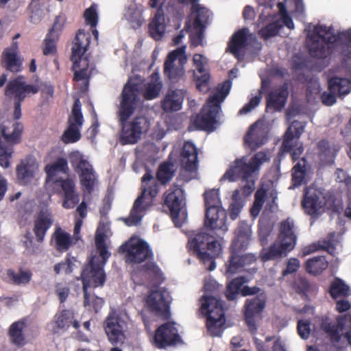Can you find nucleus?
Segmentation results:
<instances>
[{"mask_svg":"<svg viewBox=\"0 0 351 351\" xmlns=\"http://www.w3.org/2000/svg\"><path fill=\"white\" fill-rule=\"evenodd\" d=\"M145 304L149 312L164 319L169 318V306L161 291H151L145 300Z\"/></svg>","mask_w":351,"mask_h":351,"instance_id":"obj_22","label":"nucleus"},{"mask_svg":"<svg viewBox=\"0 0 351 351\" xmlns=\"http://www.w3.org/2000/svg\"><path fill=\"white\" fill-rule=\"evenodd\" d=\"M328 267V262L324 256H314L308 259L305 263L307 273L314 276L319 275Z\"/></svg>","mask_w":351,"mask_h":351,"instance_id":"obj_45","label":"nucleus"},{"mask_svg":"<svg viewBox=\"0 0 351 351\" xmlns=\"http://www.w3.org/2000/svg\"><path fill=\"white\" fill-rule=\"evenodd\" d=\"M305 127L306 123L295 120L287 128L283 135L280 152L289 153L293 162L298 160L304 152L302 144L298 141L293 143V141L294 138H300L304 132Z\"/></svg>","mask_w":351,"mask_h":351,"instance_id":"obj_14","label":"nucleus"},{"mask_svg":"<svg viewBox=\"0 0 351 351\" xmlns=\"http://www.w3.org/2000/svg\"><path fill=\"white\" fill-rule=\"evenodd\" d=\"M204 196L205 207L206 210H207L208 216L213 212L217 213L216 211L217 208L222 207L218 190L210 189L209 191H206L204 193Z\"/></svg>","mask_w":351,"mask_h":351,"instance_id":"obj_48","label":"nucleus"},{"mask_svg":"<svg viewBox=\"0 0 351 351\" xmlns=\"http://www.w3.org/2000/svg\"><path fill=\"white\" fill-rule=\"evenodd\" d=\"M138 85L129 80L124 86L121 94L118 118L121 126L120 142L122 145L135 144L149 129V121L144 116H136L132 120L130 117L137 108L139 98Z\"/></svg>","mask_w":351,"mask_h":351,"instance_id":"obj_1","label":"nucleus"},{"mask_svg":"<svg viewBox=\"0 0 351 351\" xmlns=\"http://www.w3.org/2000/svg\"><path fill=\"white\" fill-rule=\"evenodd\" d=\"M54 183L60 185L64 191L62 206L66 209L74 208L80 202V195L75 191V184L70 179H56Z\"/></svg>","mask_w":351,"mask_h":351,"instance_id":"obj_29","label":"nucleus"},{"mask_svg":"<svg viewBox=\"0 0 351 351\" xmlns=\"http://www.w3.org/2000/svg\"><path fill=\"white\" fill-rule=\"evenodd\" d=\"M346 328H350L344 334L348 342L351 346V316H341L337 318V324L328 320H324L321 324V328L329 336L331 342L339 343L341 339L342 332Z\"/></svg>","mask_w":351,"mask_h":351,"instance_id":"obj_20","label":"nucleus"},{"mask_svg":"<svg viewBox=\"0 0 351 351\" xmlns=\"http://www.w3.org/2000/svg\"><path fill=\"white\" fill-rule=\"evenodd\" d=\"M186 94L185 89H169L161 101V108L165 112H177L182 108L184 97Z\"/></svg>","mask_w":351,"mask_h":351,"instance_id":"obj_27","label":"nucleus"},{"mask_svg":"<svg viewBox=\"0 0 351 351\" xmlns=\"http://www.w3.org/2000/svg\"><path fill=\"white\" fill-rule=\"evenodd\" d=\"M66 20V17L64 15L60 14L56 16L53 24L48 33L53 36H57L59 38L60 32L64 29Z\"/></svg>","mask_w":351,"mask_h":351,"instance_id":"obj_58","label":"nucleus"},{"mask_svg":"<svg viewBox=\"0 0 351 351\" xmlns=\"http://www.w3.org/2000/svg\"><path fill=\"white\" fill-rule=\"evenodd\" d=\"M83 122L81 103L79 99H76L72 108L71 114L69 117V126L62 135L61 140L66 144L78 141L81 138L80 129Z\"/></svg>","mask_w":351,"mask_h":351,"instance_id":"obj_18","label":"nucleus"},{"mask_svg":"<svg viewBox=\"0 0 351 351\" xmlns=\"http://www.w3.org/2000/svg\"><path fill=\"white\" fill-rule=\"evenodd\" d=\"M180 341L178 331L172 322L160 325L156 329L154 337V345L160 349L176 345Z\"/></svg>","mask_w":351,"mask_h":351,"instance_id":"obj_21","label":"nucleus"},{"mask_svg":"<svg viewBox=\"0 0 351 351\" xmlns=\"http://www.w3.org/2000/svg\"><path fill=\"white\" fill-rule=\"evenodd\" d=\"M70 289L67 285L62 283L57 284L56 293L58 296L60 303H64L69 294Z\"/></svg>","mask_w":351,"mask_h":351,"instance_id":"obj_64","label":"nucleus"},{"mask_svg":"<svg viewBox=\"0 0 351 351\" xmlns=\"http://www.w3.org/2000/svg\"><path fill=\"white\" fill-rule=\"evenodd\" d=\"M36 167L34 162L27 159L22 160L16 167V173L20 184H27L34 176Z\"/></svg>","mask_w":351,"mask_h":351,"instance_id":"obj_36","label":"nucleus"},{"mask_svg":"<svg viewBox=\"0 0 351 351\" xmlns=\"http://www.w3.org/2000/svg\"><path fill=\"white\" fill-rule=\"evenodd\" d=\"M75 243L76 241L69 232L60 226L55 228L51 235V245L53 246L56 251L61 253L65 252Z\"/></svg>","mask_w":351,"mask_h":351,"instance_id":"obj_31","label":"nucleus"},{"mask_svg":"<svg viewBox=\"0 0 351 351\" xmlns=\"http://www.w3.org/2000/svg\"><path fill=\"white\" fill-rule=\"evenodd\" d=\"M262 99L261 92L260 91L258 95L253 97L248 103L244 105V106L240 109L239 114H246L251 112L253 109L257 107Z\"/></svg>","mask_w":351,"mask_h":351,"instance_id":"obj_60","label":"nucleus"},{"mask_svg":"<svg viewBox=\"0 0 351 351\" xmlns=\"http://www.w3.org/2000/svg\"><path fill=\"white\" fill-rule=\"evenodd\" d=\"M297 235L295 232V224L293 219L287 218L280 223V232L278 241L269 248H263L259 254L261 261L265 263L286 256L296 245Z\"/></svg>","mask_w":351,"mask_h":351,"instance_id":"obj_5","label":"nucleus"},{"mask_svg":"<svg viewBox=\"0 0 351 351\" xmlns=\"http://www.w3.org/2000/svg\"><path fill=\"white\" fill-rule=\"evenodd\" d=\"M193 29L195 31L190 34V42L192 46L197 47L202 44L205 29H201V27Z\"/></svg>","mask_w":351,"mask_h":351,"instance_id":"obj_62","label":"nucleus"},{"mask_svg":"<svg viewBox=\"0 0 351 351\" xmlns=\"http://www.w3.org/2000/svg\"><path fill=\"white\" fill-rule=\"evenodd\" d=\"M23 125L21 123L11 121L0 125V136L5 143L0 142V165L4 168L10 167V159L13 153V145L21 141Z\"/></svg>","mask_w":351,"mask_h":351,"instance_id":"obj_9","label":"nucleus"},{"mask_svg":"<svg viewBox=\"0 0 351 351\" xmlns=\"http://www.w3.org/2000/svg\"><path fill=\"white\" fill-rule=\"evenodd\" d=\"M53 223V217L48 210H41L34 217L33 232L38 242H43L48 230Z\"/></svg>","mask_w":351,"mask_h":351,"instance_id":"obj_24","label":"nucleus"},{"mask_svg":"<svg viewBox=\"0 0 351 351\" xmlns=\"http://www.w3.org/2000/svg\"><path fill=\"white\" fill-rule=\"evenodd\" d=\"M248 282L249 279L245 276H238L232 279L226 284L224 294L228 301L237 300L239 295L243 297L256 295L254 298L247 299L244 305L245 323L250 330L255 332L257 330L255 317L260 316L263 312L267 298L261 288L245 285Z\"/></svg>","mask_w":351,"mask_h":351,"instance_id":"obj_2","label":"nucleus"},{"mask_svg":"<svg viewBox=\"0 0 351 351\" xmlns=\"http://www.w3.org/2000/svg\"><path fill=\"white\" fill-rule=\"evenodd\" d=\"M69 158L72 167L79 174L83 191L91 194L96 181V176L92 165L78 151L71 152Z\"/></svg>","mask_w":351,"mask_h":351,"instance_id":"obj_15","label":"nucleus"},{"mask_svg":"<svg viewBox=\"0 0 351 351\" xmlns=\"http://www.w3.org/2000/svg\"><path fill=\"white\" fill-rule=\"evenodd\" d=\"M95 245L99 256L102 258V262L100 263L99 264H102V265L104 266L106 262L107 261L108 258L110 256V254L108 252V248L105 243V239L103 236L96 237Z\"/></svg>","mask_w":351,"mask_h":351,"instance_id":"obj_55","label":"nucleus"},{"mask_svg":"<svg viewBox=\"0 0 351 351\" xmlns=\"http://www.w3.org/2000/svg\"><path fill=\"white\" fill-rule=\"evenodd\" d=\"M184 199V191L178 186L170 187L164 195V206L169 209L171 219L177 227L182 225L179 217Z\"/></svg>","mask_w":351,"mask_h":351,"instance_id":"obj_19","label":"nucleus"},{"mask_svg":"<svg viewBox=\"0 0 351 351\" xmlns=\"http://www.w3.org/2000/svg\"><path fill=\"white\" fill-rule=\"evenodd\" d=\"M38 92V86L27 84L23 75H18L7 83L4 94L9 100L13 101L14 119L18 120L21 117V104L25 99Z\"/></svg>","mask_w":351,"mask_h":351,"instance_id":"obj_8","label":"nucleus"},{"mask_svg":"<svg viewBox=\"0 0 351 351\" xmlns=\"http://www.w3.org/2000/svg\"><path fill=\"white\" fill-rule=\"evenodd\" d=\"M204 106L199 114H197L192 122V126L196 130L213 131L217 123V117L219 112Z\"/></svg>","mask_w":351,"mask_h":351,"instance_id":"obj_28","label":"nucleus"},{"mask_svg":"<svg viewBox=\"0 0 351 351\" xmlns=\"http://www.w3.org/2000/svg\"><path fill=\"white\" fill-rule=\"evenodd\" d=\"M84 305L85 307H88L89 310H93L95 313H97L103 306L104 300L103 298L96 296L94 294L89 293V300L88 303H85V297L84 296Z\"/></svg>","mask_w":351,"mask_h":351,"instance_id":"obj_57","label":"nucleus"},{"mask_svg":"<svg viewBox=\"0 0 351 351\" xmlns=\"http://www.w3.org/2000/svg\"><path fill=\"white\" fill-rule=\"evenodd\" d=\"M320 160L324 164H331L334 162L337 153L340 147L338 145L330 143L328 140H321L317 145Z\"/></svg>","mask_w":351,"mask_h":351,"instance_id":"obj_35","label":"nucleus"},{"mask_svg":"<svg viewBox=\"0 0 351 351\" xmlns=\"http://www.w3.org/2000/svg\"><path fill=\"white\" fill-rule=\"evenodd\" d=\"M119 250L125 253V261L128 263L141 264L154 259V252L149 245L141 239H130L120 246Z\"/></svg>","mask_w":351,"mask_h":351,"instance_id":"obj_16","label":"nucleus"},{"mask_svg":"<svg viewBox=\"0 0 351 351\" xmlns=\"http://www.w3.org/2000/svg\"><path fill=\"white\" fill-rule=\"evenodd\" d=\"M328 90L337 95L345 96L351 92V80L339 77H332L328 81Z\"/></svg>","mask_w":351,"mask_h":351,"instance_id":"obj_38","label":"nucleus"},{"mask_svg":"<svg viewBox=\"0 0 351 351\" xmlns=\"http://www.w3.org/2000/svg\"><path fill=\"white\" fill-rule=\"evenodd\" d=\"M84 16L88 24L92 27H96L98 22V17L96 10L93 6H90L85 10Z\"/></svg>","mask_w":351,"mask_h":351,"instance_id":"obj_61","label":"nucleus"},{"mask_svg":"<svg viewBox=\"0 0 351 351\" xmlns=\"http://www.w3.org/2000/svg\"><path fill=\"white\" fill-rule=\"evenodd\" d=\"M165 29L163 10L162 8H159L149 24V33L154 40H158L163 36Z\"/></svg>","mask_w":351,"mask_h":351,"instance_id":"obj_37","label":"nucleus"},{"mask_svg":"<svg viewBox=\"0 0 351 351\" xmlns=\"http://www.w3.org/2000/svg\"><path fill=\"white\" fill-rule=\"evenodd\" d=\"M187 61L185 48L179 47L171 51L164 63V75L172 86L184 84L186 81L184 64Z\"/></svg>","mask_w":351,"mask_h":351,"instance_id":"obj_12","label":"nucleus"},{"mask_svg":"<svg viewBox=\"0 0 351 351\" xmlns=\"http://www.w3.org/2000/svg\"><path fill=\"white\" fill-rule=\"evenodd\" d=\"M47 174V180H56L55 177L58 173H67L69 171L68 162L64 158H58L53 162L48 164L45 167Z\"/></svg>","mask_w":351,"mask_h":351,"instance_id":"obj_39","label":"nucleus"},{"mask_svg":"<svg viewBox=\"0 0 351 351\" xmlns=\"http://www.w3.org/2000/svg\"><path fill=\"white\" fill-rule=\"evenodd\" d=\"M242 182H245V184L242 186L241 188V190L236 189L233 192L232 197L234 199H237L240 195V193H241L242 195L245 197H247L250 195L252 192L254 191L255 189V181L252 178V176L250 177V178H247L244 180H241Z\"/></svg>","mask_w":351,"mask_h":351,"instance_id":"obj_54","label":"nucleus"},{"mask_svg":"<svg viewBox=\"0 0 351 351\" xmlns=\"http://www.w3.org/2000/svg\"><path fill=\"white\" fill-rule=\"evenodd\" d=\"M329 293L333 299L347 297L350 295V288L341 279L335 278L330 284Z\"/></svg>","mask_w":351,"mask_h":351,"instance_id":"obj_49","label":"nucleus"},{"mask_svg":"<svg viewBox=\"0 0 351 351\" xmlns=\"http://www.w3.org/2000/svg\"><path fill=\"white\" fill-rule=\"evenodd\" d=\"M244 143L252 150H256L265 143L262 133L257 131L255 123L252 125L244 136Z\"/></svg>","mask_w":351,"mask_h":351,"instance_id":"obj_47","label":"nucleus"},{"mask_svg":"<svg viewBox=\"0 0 351 351\" xmlns=\"http://www.w3.org/2000/svg\"><path fill=\"white\" fill-rule=\"evenodd\" d=\"M191 16L193 17V28L201 27V29H205L210 16L209 10L201 7L199 4L193 5L191 8Z\"/></svg>","mask_w":351,"mask_h":351,"instance_id":"obj_44","label":"nucleus"},{"mask_svg":"<svg viewBox=\"0 0 351 351\" xmlns=\"http://www.w3.org/2000/svg\"><path fill=\"white\" fill-rule=\"evenodd\" d=\"M2 67L12 73H19L22 70L23 59L16 51V48H6L2 53L1 59Z\"/></svg>","mask_w":351,"mask_h":351,"instance_id":"obj_34","label":"nucleus"},{"mask_svg":"<svg viewBox=\"0 0 351 351\" xmlns=\"http://www.w3.org/2000/svg\"><path fill=\"white\" fill-rule=\"evenodd\" d=\"M188 248L208 271L215 269V259L222 251L221 243L205 232L192 234L189 238Z\"/></svg>","mask_w":351,"mask_h":351,"instance_id":"obj_4","label":"nucleus"},{"mask_svg":"<svg viewBox=\"0 0 351 351\" xmlns=\"http://www.w3.org/2000/svg\"><path fill=\"white\" fill-rule=\"evenodd\" d=\"M289 95L287 83L269 93L267 97V108L280 111L285 106Z\"/></svg>","mask_w":351,"mask_h":351,"instance_id":"obj_32","label":"nucleus"},{"mask_svg":"<svg viewBox=\"0 0 351 351\" xmlns=\"http://www.w3.org/2000/svg\"><path fill=\"white\" fill-rule=\"evenodd\" d=\"M298 335L303 339H307L311 334V322L308 319L299 320L297 324Z\"/></svg>","mask_w":351,"mask_h":351,"instance_id":"obj_59","label":"nucleus"},{"mask_svg":"<svg viewBox=\"0 0 351 351\" xmlns=\"http://www.w3.org/2000/svg\"><path fill=\"white\" fill-rule=\"evenodd\" d=\"M139 269L154 283L160 284L164 280L161 269L153 260L147 261L140 267Z\"/></svg>","mask_w":351,"mask_h":351,"instance_id":"obj_46","label":"nucleus"},{"mask_svg":"<svg viewBox=\"0 0 351 351\" xmlns=\"http://www.w3.org/2000/svg\"><path fill=\"white\" fill-rule=\"evenodd\" d=\"M283 27V25L280 20L275 21L262 27L258 31V35L264 40H267L271 37L276 36L279 31Z\"/></svg>","mask_w":351,"mask_h":351,"instance_id":"obj_52","label":"nucleus"},{"mask_svg":"<svg viewBox=\"0 0 351 351\" xmlns=\"http://www.w3.org/2000/svg\"><path fill=\"white\" fill-rule=\"evenodd\" d=\"M104 329L111 344L117 346L123 343L125 335L121 320L118 317L109 315L104 322Z\"/></svg>","mask_w":351,"mask_h":351,"instance_id":"obj_25","label":"nucleus"},{"mask_svg":"<svg viewBox=\"0 0 351 351\" xmlns=\"http://www.w3.org/2000/svg\"><path fill=\"white\" fill-rule=\"evenodd\" d=\"M7 275L10 281L14 285L28 283L32 278V273L29 270L24 271L20 269L19 272L10 269L7 271Z\"/></svg>","mask_w":351,"mask_h":351,"instance_id":"obj_51","label":"nucleus"},{"mask_svg":"<svg viewBox=\"0 0 351 351\" xmlns=\"http://www.w3.org/2000/svg\"><path fill=\"white\" fill-rule=\"evenodd\" d=\"M74 313L71 310L64 309L56 313L55 315V323L58 328L66 330L73 325V328L78 329L80 324L77 321L73 320Z\"/></svg>","mask_w":351,"mask_h":351,"instance_id":"obj_40","label":"nucleus"},{"mask_svg":"<svg viewBox=\"0 0 351 351\" xmlns=\"http://www.w3.org/2000/svg\"><path fill=\"white\" fill-rule=\"evenodd\" d=\"M302 204L308 215L315 217L319 210L326 205L325 197L319 190L309 188L305 192Z\"/></svg>","mask_w":351,"mask_h":351,"instance_id":"obj_23","label":"nucleus"},{"mask_svg":"<svg viewBox=\"0 0 351 351\" xmlns=\"http://www.w3.org/2000/svg\"><path fill=\"white\" fill-rule=\"evenodd\" d=\"M215 212H213L209 216L207 210L205 213L204 226L211 230H221L225 233L228 230L226 225V212L221 208H217Z\"/></svg>","mask_w":351,"mask_h":351,"instance_id":"obj_30","label":"nucleus"},{"mask_svg":"<svg viewBox=\"0 0 351 351\" xmlns=\"http://www.w3.org/2000/svg\"><path fill=\"white\" fill-rule=\"evenodd\" d=\"M25 328L26 322L24 319L16 321L10 326L8 330V336L12 345L17 348H22L27 344Z\"/></svg>","mask_w":351,"mask_h":351,"instance_id":"obj_33","label":"nucleus"},{"mask_svg":"<svg viewBox=\"0 0 351 351\" xmlns=\"http://www.w3.org/2000/svg\"><path fill=\"white\" fill-rule=\"evenodd\" d=\"M90 37L84 31L78 30L73 41L71 60L73 62L72 69L74 71L73 80H84L86 86L88 85L91 72L88 71L89 61L83 55L87 51Z\"/></svg>","mask_w":351,"mask_h":351,"instance_id":"obj_6","label":"nucleus"},{"mask_svg":"<svg viewBox=\"0 0 351 351\" xmlns=\"http://www.w3.org/2000/svg\"><path fill=\"white\" fill-rule=\"evenodd\" d=\"M236 238L230 247V256L225 264V275L231 278L237 273L245 270V267L254 264L257 256L252 253L243 254L252 238L251 228L246 223H241L236 231Z\"/></svg>","mask_w":351,"mask_h":351,"instance_id":"obj_3","label":"nucleus"},{"mask_svg":"<svg viewBox=\"0 0 351 351\" xmlns=\"http://www.w3.org/2000/svg\"><path fill=\"white\" fill-rule=\"evenodd\" d=\"M306 160L302 158L292 168V181L295 186H300L304 182L306 174Z\"/></svg>","mask_w":351,"mask_h":351,"instance_id":"obj_50","label":"nucleus"},{"mask_svg":"<svg viewBox=\"0 0 351 351\" xmlns=\"http://www.w3.org/2000/svg\"><path fill=\"white\" fill-rule=\"evenodd\" d=\"M200 75L195 78L197 89L202 93H207L209 89V82L210 75L208 72L204 71V73H199Z\"/></svg>","mask_w":351,"mask_h":351,"instance_id":"obj_56","label":"nucleus"},{"mask_svg":"<svg viewBox=\"0 0 351 351\" xmlns=\"http://www.w3.org/2000/svg\"><path fill=\"white\" fill-rule=\"evenodd\" d=\"M247 28H243L232 35L228 45L230 51L232 54H238L243 48L247 46Z\"/></svg>","mask_w":351,"mask_h":351,"instance_id":"obj_43","label":"nucleus"},{"mask_svg":"<svg viewBox=\"0 0 351 351\" xmlns=\"http://www.w3.org/2000/svg\"><path fill=\"white\" fill-rule=\"evenodd\" d=\"M267 160H269V158L263 152H258L255 154L248 163L244 157L237 158L226 171L222 178L228 180L230 182L250 178L252 173L258 170L260 166Z\"/></svg>","mask_w":351,"mask_h":351,"instance_id":"obj_11","label":"nucleus"},{"mask_svg":"<svg viewBox=\"0 0 351 351\" xmlns=\"http://www.w3.org/2000/svg\"><path fill=\"white\" fill-rule=\"evenodd\" d=\"M336 181L343 183L347 188L351 187V177L342 169H337L335 172Z\"/></svg>","mask_w":351,"mask_h":351,"instance_id":"obj_63","label":"nucleus"},{"mask_svg":"<svg viewBox=\"0 0 351 351\" xmlns=\"http://www.w3.org/2000/svg\"><path fill=\"white\" fill-rule=\"evenodd\" d=\"M95 257H92L89 263L85 266L81 274L83 283V292L85 303L89 300L88 288H96L104 286L106 282V274L102 264L95 262Z\"/></svg>","mask_w":351,"mask_h":351,"instance_id":"obj_17","label":"nucleus"},{"mask_svg":"<svg viewBox=\"0 0 351 351\" xmlns=\"http://www.w3.org/2000/svg\"><path fill=\"white\" fill-rule=\"evenodd\" d=\"M197 150L195 145L186 141L180 152V161L182 167L186 171L193 172L198 167Z\"/></svg>","mask_w":351,"mask_h":351,"instance_id":"obj_26","label":"nucleus"},{"mask_svg":"<svg viewBox=\"0 0 351 351\" xmlns=\"http://www.w3.org/2000/svg\"><path fill=\"white\" fill-rule=\"evenodd\" d=\"M175 172L173 163L170 161H165L159 165L154 179L158 184L160 182L162 185H166L172 180Z\"/></svg>","mask_w":351,"mask_h":351,"instance_id":"obj_41","label":"nucleus"},{"mask_svg":"<svg viewBox=\"0 0 351 351\" xmlns=\"http://www.w3.org/2000/svg\"><path fill=\"white\" fill-rule=\"evenodd\" d=\"M57 36L47 33L43 41V53L45 56L55 54L57 51L56 43L58 40Z\"/></svg>","mask_w":351,"mask_h":351,"instance_id":"obj_53","label":"nucleus"},{"mask_svg":"<svg viewBox=\"0 0 351 351\" xmlns=\"http://www.w3.org/2000/svg\"><path fill=\"white\" fill-rule=\"evenodd\" d=\"M162 84L157 73H153L151 75V80L149 82L145 84L143 97L147 100H152L157 98L161 89Z\"/></svg>","mask_w":351,"mask_h":351,"instance_id":"obj_42","label":"nucleus"},{"mask_svg":"<svg viewBox=\"0 0 351 351\" xmlns=\"http://www.w3.org/2000/svg\"><path fill=\"white\" fill-rule=\"evenodd\" d=\"M146 171L141 178V194L134 202L130 216L125 219V223L128 226H135L141 221V213L146 209L144 200L147 193L151 199L156 197L159 192V184L152 174L151 169L146 167Z\"/></svg>","mask_w":351,"mask_h":351,"instance_id":"obj_7","label":"nucleus"},{"mask_svg":"<svg viewBox=\"0 0 351 351\" xmlns=\"http://www.w3.org/2000/svg\"><path fill=\"white\" fill-rule=\"evenodd\" d=\"M201 309L206 315V327L211 336H219L225 322V311L221 300L211 296L204 295L201 300Z\"/></svg>","mask_w":351,"mask_h":351,"instance_id":"obj_10","label":"nucleus"},{"mask_svg":"<svg viewBox=\"0 0 351 351\" xmlns=\"http://www.w3.org/2000/svg\"><path fill=\"white\" fill-rule=\"evenodd\" d=\"M328 30L325 25H316L314 27V33L316 36H312L311 42L308 45L311 56L317 59H325L328 57L333 51V44L337 41L336 36H325L322 34H328Z\"/></svg>","mask_w":351,"mask_h":351,"instance_id":"obj_13","label":"nucleus"}]
</instances>
